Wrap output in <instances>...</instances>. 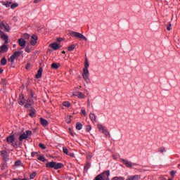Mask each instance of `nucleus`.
I'll return each mask as SVG.
<instances>
[{
  "label": "nucleus",
  "instance_id": "44",
  "mask_svg": "<svg viewBox=\"0 0 180 180\" xmlns=\"http://www.w3.org/2000/svg\"><path fill=\"white\" fill-rule=\"evenodd\" d=\"M22 164V162H20V160H17L15 162V167H20V165Z\"/></svg>",
  "mask_w": 180,
  "mask_h": 180
},
{
  "label": "nucleus",
  "instance_id": "28",
  "mask_svg": "<svg viewBox=\"0 0 180 180\" xmlns=\"http://www.w3.org/2000/svg\"><path fill=\"white\" fill-rule=\"evenodd\" d=\"M6 58L5 57H3L1 59V65H6Z\"/></svg>",
  "mask_w": 180,
  "mask_h": 180
},
{
  "label": "nucleus",
  "instance_id": "17",
  "mask_svg": "<svg viewBox=\"0 0 180 180\" xmlns=\"http://www.w3.org/2000/svg\"><path fill=\"white\" fill-rule=\"evenodd\" d=\"M1 39H2V40H5V44H7L8 40H9V38L8 37V35H6L4 32L1 37Z\"/></svg>",
  "mask_w": 180,
  "mask_h": 180
},
{
  "label": "nucleus",
  "instance_id": "16",
  "mask_svg": "<svg viewBox=\"0 0 180 180\" xmlns=\"http://www.w3.org/2000/svg\"><path fill=\"white\" fill-rule=\"evenodd\" d=\"M27 135H26V134H21L19 136V141H23L24 140H27Z\"/></svg>",
  "mask_w": 180,
  "mask_h": 180
},
{
  "label": "nucleus",
  "instance_id": "45",
  "mask_svg": "<svg viewBox=\"0 0 180 180\" xmlns=\"http://www.w3.org/2000/svg\"><path fill=\"white\" fill-rule=\"evenodd\" d=\"M25 135L27 136V137H29V136H32V131L30 130H27L25 131Z\"/></svg>",
  "mask_w": 180,
  "mask_h": 180
},
{
  "label": "nucleus",
  "instance_id": "52",
  "mask_svg": "<svg viewBox=\"0 0 180 180\" xmlns=\"http://www.w3.org/2000/svg\"><path fill=\"white\" fill-rule=\"evenodd\" d=\"M29 68H30V63H27V65L25 66V70H29Z\"/></svg>",
  "mask_w": 180,
  "mask_h": 180
},
{
  "label": "nucleus",
  "instance_id": "40",
  "mask_svg": "<svg viewBox=\"0 0 180 180\" xmlns=\"http://www.w3.org/2000/svg\"><path fill=\"white\" fill-rule=\"evenodd\" d=\"M89 75V70H88V69H83L82 75Z\"/></svg>",
  "mask_w": 180,
  "mask_h": 180
},
{
  "label": "nucleus",
  "instance_id": "19",
  "mask_svg": "<svg viewBox=\"0 0 180 180\" xmlns=\"http://www.w3.org/2000/svg\"><path fill=\"white\" fill-rule=\"evenodd\" d=\"M2 25V29H5L6 32H9L11 30V27L8 25H4V22L1 23Z\"/></svg>",
  "mask_w": 180,
  "mask_h": 180
},
{
  "label": "nucleus",
  "instance_id": "63",
  "mask_svg": "<svg viewBox=\"0 0 180 180\" xmlns=\"http://www.w3.org/2000/svg\"><path fill=\"white\" fill-rule=\"evenodd\" d=\"M18 146H22V141H21V142L20 141V142L18 143Z\"/></svg>",
  "mask_w": 180,
  "mask_h": 180
},
{
  "label": "nucleus",
  "instance_id": "42",
  "mask_svg": "<svg viewBox=\"0 0 180 180\" xmlns=\"http://www.w3.org/2000/svg\"><path fill=\"white\" fill-rule=\"evenodd\" d=\"M63 151L64 154H67V155H68L69 153H68V149L67 148L63 147Z\"/></svg>",
  "mask_w": 180,
  "mask_h": 180
},
{
  "label": "nucleus",
  "instance_id": "50",
  "mask_svg": "<svg viewBox=\"0 0 180 180\" xmlns=\"http://www.w3.org/2000/svg\"><path fill=\"white\" fill-rule=\"evenodd\" d=\"M68 155H69V157H72V158L75 157V155L73 153H68Z\"/></svg>",
  "mask_w": 180,
  "mask_h": 180
},
{
  "label": "nucleus",
  "instance_id": "54",
  "mask_svg": "<svg viewBox=\"0 0 180 180\" xmlns=\"http://www.w3.org/2000/svg\"><path fill=\"white\" fill-rule=\"evenodd\" d=\"M36 154H39V153L37 152H32L31 157H34V155H36Z\"/></svg>",
  "mask_w": 180,
  "mask_h": 180
},
{
  "label": "nucleus",
  "instance_id": "38",
  "mask_svg": "<svg viewBox=\"0 0 180 180\" xmlns=\"http://www.w3.org/2000/svg\"><path fill=\"white\" fill-rule=\"evenodd\" d=\"M36 174H37L36 172H32V173L30 175V179H34V178H35V176H36Z\"/></svg>",
  "mask_w": 180,
  "mask_h": 180
},
{
  "label": "nucleus",
  "instance_id": "61",
  "mask_svg": "<svg viewBox=\"0 0 180 180\" xmlns=\"http://www.w3.org/2000/svg\"><path fill=\"white\" fill-rule=\"evenodd\" d=\"M4 34V32H2V31L0 30V37H2V34Z\"/></svg>",
  "mask_w": 180,
  "mask_h": 180
},
{
  "label": "nucleus",
  "instance_id": "23",
  "mask_svg": "<svg viewBox=\"0 0 180 180\" xmlns=\"http://www.w3.org/2000/svg\"><path fill=\"white\" fill-rule=\"evenodd\" d=\"M38 156H39L38 158L39 161H41L42 162H46V161H47V159H46L44 156L41 155H38Z\"/></svg>",
  "mask_w": 180,
  "mask_h": 180
},
{
  "label": "nucleus",
  "instance_id": "56",
  "mask_svg": "<svg viewBox=\"0 0 180 180\" xmlns=\"http://www.w3.org/2000/svg\"><path fill=\"white\" fill-rule=\"evenodd\" d=\"M30 96L32 98H34V94H33V91L30 90Z\"/></svg>",
  "mask_w": 180,
  "mask_h": 180
},
{
  "label": "nucleus",
  "instance_id": "47",
  "mask_svg": "<svg viewBox=\"0 0 180 180\" xmlns=\"http://www.w3.org/2000/svg\"><path fill=\"white\" fill-rule=\"evenodd\" d=\"M72 116H71V115H70L68 117V120H67V123L68 124H70V123H71V122H72Z\"/></svg>",
  "mask_w": 180,
  "mask_h": 180
},
{
  "label": "nucleus",
  "instance_id": "6",
  "mask_svg": "<svg viewBox=\"0 0 180 180\" xmlns=\"http://www.w3.org/2000/svg\"><path fill=\"white\" fill-rule=\"evenodd\" d=\"M0 154L4 161H8V160H9V155H8V151L5 150H1Z\"/></svg>",
  "mask_w": 180,
  "mask_h": 180
},
{
  "label": "nucleus",
  "instance_id": "5",
  "mask_svg": "<svg viewBox=\"0 0 180 180\" xmlns=\"http://www.w3.org/2000/svg\"><path fill=\"white\" fill-rule=\"evenodd\" d=\"M20 54H22V51H17L14 52L12 56L8 58V61H10V63H13L15 58H18V57H20Z\"/></svg>",
  "mask_w": 180,
  "mask_h": 180
},
{
  "label": "nucleus",
  "instance_id": "57",
  "mask_svg": "<svg viewBox=\"0 0 180 180\" xmlns=\"http://www.w3.org/2000/svg\"><path fill=\"white\" fill-rule=\"evenodd\" d=\"M160 151L161 153H164V151H165V148H161L160 150Z\"/></svg>",
  "mask_w": 180,
  "mask_h": 180
},
{
  "label": "nucleus",
  "instance_id": "60",
  "mask_svg": "<svg viewBox=\"0 0 180 180\" xmlns=\"http://www.w3.org/2000/svg\"><path fill=\"white\" fill-rule=\"evenodd\" d=\"M4 72V70H2V68H0V74H2Z\"/></svg>",
  "mask_w": 180,
  "mask_h": 180
},
{
  "label": "nucleus",
  "instance_id": "25",
  "mask_svg": "<svg viewBox=\"0 0 180 180\" xmlns=\"http://www.w3.org/2000/svg\"><path fill=\"white\" fill-rule=\"evenodd\" d=\"M82 124L81 122H77L76 123V130H81L82 129Z\"/></svg>",
  "mask_w": 180,
  "mask_h": 180
},
{
  "label": "nucleus",
  "instance_id": "32",
  "mask_svg": "<svg viewBox=\"0 0 180 180\" xmlns=\"http://www.w3.org/2000/svg\"><path fill=\"white\" fill-rule=\"evenodd\" d=\"M75 49V45L74 44L69 46L68 48V51H72Z\"/></svg>",
  "mask_w": 180,
  "mask_h": 180
},
{
  "label": "nucleus",
  "instance_id": "24",
  "mask_svg": "<svg viewBox=\"0 0 180 180\" xmlns=\"http://www.w3.org/2000/svg\"><path fill=\"white\" fill-rule=\"evenodd\" d=\"M89 117L91 122H96V116L94 113H90Z\"/></svg>",
  "mask_w": 180,
  "mask_h": 180
},
{
  "label": "nucleus",
  "instance_id": "11",
  "mask_svg": "<svg viewBox=\"0 0 180 180\" xmlns=\"http://www.w3.org/2000/svg\"><path fill=\"white\" fill-rule=\"evenodd\" d=\"M0 51L1 53H6V51H8V46H6L5 42L4 45L0 46Z\"/></svg>",
  "mask_w": 180,
  "mask_h": 180
},
{
  "label": "nucleus",
  "instance_id": "22",
  "mask_svg": "<svg viewBox=\"0 0 180 180\" xmlns=\"http://www.w3.org/2000/svg\"><path fill=\"white\" fill-rule=\"evenodd\" d=\"M0 84L2 85L3 89H6V80L5 79H2Z\"/></svg>",
  "mask_w": 180,
  "mask_h": 180
},
{
  "label": "nucleus",
  "instance_id": "36",
  "mask_svg": "<svg viewBox=\"0 0 180 180\" xmlns=\"http://www.w3.org/2000/svg\"><path fill=\"white\" fill-rule=\"evenodd\" d=\"M98 127L99 130L102 131V133L106 129L102 124H98Z\"/></svg>",
  "mask_w": 180,
  "mask_h": 180
},
{
  "label": "nucleus",
  "instance_id": "46",
  "mask_svg": "<svg viewBox=\"0 0 180 180\" xmlns=\"http://www.w3.org/2000/svg\"><path fill=\"white\" fill-rule=\"evenodd\" d=\"M112 180H124V177H113Z\"/></svg>",
  "mask_w": 180,
  "mask_h": 180
},
{
  "label": "nucleus",
  "instance_id": "29",
  "mask_svg": "<svg viewBox=\"0 0 180 180\" xmlns=\"http://www.w3.org/2000/svg\"><path fill=\"white\" fill-rule=\"evenodd\" d=\"M132 180H140L141 179V176L140 175H135L131 177Z\"/></svg>",
  "mask_w": 180,
  "mask_h": 180
},
{
  "label": "nucleus",
  "instance_id": "27",
  "mask_svg": "<svg viewBox=\"0 0 180 180\" xmlns=\"http://www.w3.org/2000/svg\"><path fill=\"white\" fill-rule=\"evenodd\" d=\"M89 68V63H88V58H86L85 59V64H84V70H88Z\"/></svg>",
  "mask_w": 180,
  "mask_h": 180
},
{
  "label": "nucleus",
  "instance_id": "7",
  "mask_svg": "<svg viewBox=\"0 0 180 180\" xmlns=\"http://www.w3.org/2000/svg\"><path fill=\"white\" fill-rule=\"evenodd\" d=\"M31 46H36L37 44V35H32L31 41H30Z\"/></svg>",
  "mask_w": 180,
  "mask_h": 180
},
{
  "label": "nucleus",
  "instance_id": "14",
  "mask_svg": "<svg viewBox=\"0 0 180 180\" xmlns=\"http://www.w3.org/2000/svg\"><path fill=\"white\" fill-rule=\"evenodd\" d=\"M18 103L21 105H25V97L23 96V94H20Z\"/></svg>",
  "mask_w": 180,
  "mask_h": 180
},
{
  "label": "nucleus",
  "instance_id": "59",
  "mask_svg": "<svg viewBox=\"0 0 180 180\" xmlns=\"http://www.w3.org/2000/svg\"><path fill=\"white\" fill-rule=\"evenodd\" d=\"M41 0H34V4H39Z\"/></svg>",
  "mask_w": 180,
  "mask_h": 180
},
{
  "label": "nucleus",
  "instance_id": "41",
  "mask_svg": "<svg viewBox=\"0 0 180 180\" xmlns=\"http://www.w3.org/2000/svg\"><path fill=\"white\" fill-rule=\"evenodd\" d=\"M39 147L41 148V150H46V145L43 143H39Z\"/></svg>",
  "mask_w": 180,
  "mask_h": 180
},
{
  "label": "nucleus",
  "instance_id": "21",
  "mask_svg": "<svg viewBox=\"0 0 180 180\" xmlns=\"http://www.w3.org/2000/svg\"><path fill=\"white\" fill-rule=\"evenodd\" d=\"M51 67L53 70H58V67H60V63L57 64L56 63H53Z\"/></svg>",
  "mask_w": 180,
  "mask_h": 180
},
{
  "label": "nucleus",
  "instance_id": "34",
  "mask_svg": "<svg viewBox=\"0 0 180 180\" xmlns=\"http://www.w3.org/2000/svg\"><path fill=\"white\" fill-rule=\"evenodd\" d=\"M18 6H19V4L18 3H13L11 5V8L15 9V8H18Z\"/></svg>",
  "mask_w": 180,
  "mask_h": 180
},
{
  "label": "nucleus",
  "instance_id": "12",
  "mask_svg": "<svg viewBox=\"0 0 180 180\" xmlns=\"http://www.w3.org/2000/svg\"><path fill=\"white\" fill-rule=\"evenodd\" d=\"M42 74H43V68H39V69L38 70L37 74L35 75V78L39 79V78L41 77Z\"/></svg>",
  "mask_w": 180,
  "mask_h": 180
},
{
  "label": "nucleus",
  "instance_id": "43",
  "mask_svg": "<svg viewBox=\"0 0 180 180\" xmlns=\"http://www.w3.org/2000/svg\"><path fill=\"white\" fill-rule=\"evenodd\" d=\"M92 129V127H91V125H87L86 126V131H91V130Z\"/></svg>",
  "mask_w": 180,
  "mask_h": 180
},
{
  "label": "nucleus",
  "instance_id": "58",
  "mask_svg": "<svg viewBox=\"0 0 180 180\" xmlns=\"http://www.w3.org/2000/svg\"><path fill=\"white\" fill-rule=\"evenodd\" d=\"M69 131L71 136H74V133H72V131H71V128H69Z\"/></svg>",
  "mask_w": 180,
  "mask_h": 180
},
{
  "label": "nucleus",
  "instance_id": "18",
  "mask_svg": "<svg viewBox=\"0 0 180 180\" xmlns=\"http://www.w3.org/2000/svg\"><path fill=\"white\" fill-rule=\"evenodd\" d=\"M91 168V163L89 162V161L86 160L85 165H84V171H88V169H89Z\"/></svg>",
  "mask_w": 180,
  "mask_h": 180
},
{
  "label": "nucleus",
  "instance_id": "49",
  "mask_svg": "<svg viewBox=\"0 0 180 180\" xmlns=\"http://www.w3.org/2000/svg\"><path fill=\"white\" fill-rule=\"evenodd\" d=\"M25 51H26V53H30L31 49H30V48H29V46H27L25 48Z\"/></svg>",
  "mask_w": 180,
  "mask_h": 180
},
{
  "label": "nucleus",
  "instance_id": "15",
  "mask_svg": "<svg viewBox=\"0 0 180 180\" xmlns=\"http://www.w3.org/2000/svg\"><path fill=\"white\" fill-rule=\"evenodd\" d=\"M40 123H41V124L42 126H44V127L49 125V122H48L46 119H44V118H43V117H41V118H40Z\"/></svg>",
  "mask_w": 180,
  "mask_h": 180
},
{
  "label": "nucleus",
  "instance_id": "39",
  "mask_svg": "<svg viewBox=\"0 0 180 180\" xmlns=\"http://www.w3.org/2000/svg\"><path fill=\"white\" fill-rule=\"evenodd\" d=\"M86 160L87 161H91V160H92V153H89L86 155Z\"/></svg>",
  "mask_w": 180,
  "mask_h": 180
},
{
  "label": "nucleus",
  "instance_id": "2",
  "mask_svg": "<svg viewBox=\"0 0 180 180\" xmlns=\"http://www.w3.org/2000/svg\"><path fill=\"white\" fill-rule=\"evenodd\" d=\"M110 172L109 170L104 171L103 173L97 175L94 180H109Z\"/></svg>",
  "mask_w": 180,
  "mask_h": 180
},
{
  "label": "nucleus",
  "instance_id": "53",
  "mask_svg": "<svg viewBox=\"0 0 180 180\" xmlns=\"http://www.w3.org/2000/svg\"><path fill=\"white\" fill-rule=\"evenodd\" d=\"M81 113L84 115V116H86V112L85 111V110H82Z\"/></svg>",
  "mask_w": 180,
  "mask_h": 180
},
{
  "label": "nucleus",
  "instance_id": "33",
  "mask_svg": "<svg viewBox=\"0 0 180 180\" xmlns=\"http://www.w3.org/2000/svg\"><path fill=\"white\" fill-rule=\"evenodd\" d=\"M22 37L25 39V40H29V39H30V35L27 33H25L22 35Z\"/></svg>",
  "mask_w": 180,
  "mask_h": 180
},
{
  "label": "nucleus",
  "instance_id": "30",
  "mask_svg": "<svg viewBox=\"0 0 180 180\" xmlns=\"http://www.w3.org/2000/svg\"><path fill=\"white\" fill-rule=\"evenodd\" d=\"M63 105L65 107V108H70V106H71V103L68 102V101H64L63 103Z\"/></svg>",
  "mask_w": 180,
  "mask_h": 180
},
{
  "label": "nucleus",
  "instance_id": "1",
  "mask_svg": "<svg viewBox=\"0 0 180 180\" xmlns=\"http://www.w3.org/2000/svg\"><path fill=\"white\" fill-rule=\"evenodd\" d=\"M64 167L63 163H57V162H48L46 163V168H53L54 169H60Z\"/></svg>",
  "mask_w": 180,
  "mask_h": 180
},
{
  "label": "nucleus",
  "instance_id": "4",
  "mask_svg": "<svg viewBox=\"0 0 180 180\" xmlns=\"http://www.w3.org/2000/svg\"><path fill=\"white\" fill-rule=\"evenodd\" d=\"M70 35L73 36L74 37H77V39H81L82 40H84V41H88V39L84 36V34L79 33V32H71Z\"/></svg>",
  "mask_w": 180,
  "mask_h": 180
},
{
  "label": "nucleus",
  "instance_id": "8",
  "mask_svg": "<svg viewBox=\"0 0 180 180\" xmlns=\"http://www.w3.org/2000/svg\"><path fill=\"white\" fill-rule=\"evenodd\" d=\"M49 47H51V49H53V50H58V49H61V45H59L56 42H53L49 45Z\"/></svg>",
  "mask_w": 180,
  "mask_h": 180
},
{
  "label": "nucleus",
  "instance_id": "55",
  "mask_svg": "<svg viewBox=\"0 0 180 180\" xmlns=\"http://www.w3.org/2000/svg\"><path fill=\"white\" fill-rule=\"evenodd\" d=\"M171 26H172V25H171V22H169V25L167 27V30H171Z\"/></svg>",
  "mask_w": 180,
  "mask_h": 180
},
{
  "label": "nucleus",
  "instance_id": "37",
  "mask_svg": "<svg viewBox=\"0 0 180 180\" xmlns=\"http://www.w3.org/2000/svg\"><path fill=\"white\" fill-rule=\"evenodd\" d=\"M103 133L106 136V137H108V136L110 137V134H109V131L107 129H104V131H103Z\"/></svg>",
  "mask_w": 180,
  "mask_h": 180
},
{
  "label": "nucleus",
  "instance_id": "35",
  "mask_svg": "<svg viewBox=\"0 0 180 180\" xmlns=\"http://www.w3.org/2000/svg\"><path fill=\"white\" fill-rule=\"evenodd\" d=\"M78 98H79V99H84L85 94H84V93L82 92H78Z\"/></svg>",
  "mask_w": 180,
  "mask_h": 180
},
{
  "label": "nucleus",
  "instance_id": "13",
  "mask_svg": "<svg viewBox=\"0 0 180 180\" xmlns=\"http://www.w3.org/2000/svg\"><path fill=\"white\" fill-rule=\"evenodd\" d=\"M18 44L20 47H25L26 46V41L23 38H20L18 39Z\"/></svg>",
  "mask_w": 180,
  "mask_h": 180
},
{
  "label": "nucleus",
  "instance_id": "62",
  "mask_svg": "<svg viewBox=\"0 0 180 180\" xmlns=\"http://www.w3.org/2000/svg\"><path fill=\"white\" fill-rule=\"evenodd\" d=\"M18 180H29V179L25 178V179H18Z\"/></svg>",
  "mask_w": 180,
  "mask_h": 180
},
{
  "label": "nucleus",
  "instance_id": "26",
  "mask_svg": "<svg viewBox=\"0 0 180 180\" xmlns=\"http://www.w3.org/2000/svg\"><path fill=\"white\" fill-rule=\"evenodd\" d=\"M3 5H4V6H6V8H9V6L12 5V1H4Z\"/></svg>",
  "mask_w": 180,
  "mask_h": 180
},
{
  "label": "nucleus",
  "instance_id": "51",
  "mask_svg": "<svg viewBox=\"0 0 180 180\" xmlns=\"http://www.w3.org/2000/svg\"><path fill=\"white\" fill-rule=\"evenodd\" d=\"M56 40H57L58 43H60V42L63 41L64 40V39L59 37V38H57Z\"/></svg>",
  "mask_w": 180,
  "mask_h": 180
},
{
  "label": "nucleus",
  "instance_id": "10",
  "mask_svg": "<svg viewBox=\"0 0 180 180\" xmlns=\"http://www.w3.org/2000/svg\"><path fill=\"white\" fill-rule=\"evenodd\" d=\"M122 162L128 168H132L133 165H134V164L131 163V162H129V160H124V159H122Z\"/></svg>",
  "mask_w": 180,
  "mask_h": 180
},
{
  "label": "nucleus",
  "instance_id": "20",
  "mask_svg": "<svg viewBox=\"0 0 180 180\" xmlns=\"http://www.w3.org/2000/svg\"><path fill=\"white\" fill-rule=\"evenodd\" d=\"M35 114H36V110L34 108H31L30 110L29 116H30V117H33V116H34Z\"/></svg>",
  "mask_w": 180,
  "mask_h": 180
},
{
  "label": "nucleus",
  "instance_id": "48",
  "mask_svg": "<svg viewBox=\"0 0 180 180\" xmlns=\"http://www.w3.org/2000/svg\"><path fill=\"white\" fill-rule=\"evenodd\" d=\"M175 174H176V172H175V171H174V170H172V171L170 172V175H171V176H172V178H174V176H175Z\"/></svg>",
  "mask_w": 180,
  "mask_h": 180
},
{
  "label": "nucleus",
  "instance_id": "31",
  "mask_svg": "<svg viewBox=\"0 0 180 180\" xmlns=\"http://www.w3.org/2000/svg\"><path fill=\"white\" fill-rule=\"evenodd\" d=\"M82 77L86 82L89 81V75H82Z\"/></svg>",
  "mask_w": 180,
  "mask_h": 180
},
{
  "label": "nucleus",
  "instance_id": "3",
  "mask_svg": "<svg viewBox=\"0 0 180 180\" xmlns=\"http://www.w3.org/2000/svg\"><path fill=\"white\" fill-rule=\"evenodd\" d=\"M6 142L8 144H12V146H13V147H14V148H18V141H15L14 135H10V136H7Z\"/></svg>",
  "mask_w": 180,
  "mask_h": 180
},
{
  "label": "nucleus",
  "instance_id": "64",
  "mask_svg": "<svg viewBox=\"0 0 180 180\" xmlns=\"http://www.w3.org/2000/svg\"><path fill=\"white\" fill-rule=\"evenodd\" d=\"M0 29H2V23L0 22Z\"/></svg>",
  "mask_w": 180,
  "mask_h": 180
},
{
  "label": "nucleus",
  "instance_id": "9",
  "mask_svg": "<svg viewBox=\"0 0 180 180\" xmlns=\"http://www.w3.org/2000/svg\"><path fill=\"white\" fill-rule=\"evenodd\" d=\"M26 104L25 105V108H32V105H33V103H34V101H33V99L32 98H27L26 100Z\"/></svg>",
  "mask_w": 180,
  "mask_h": 180
}]
</instances>
